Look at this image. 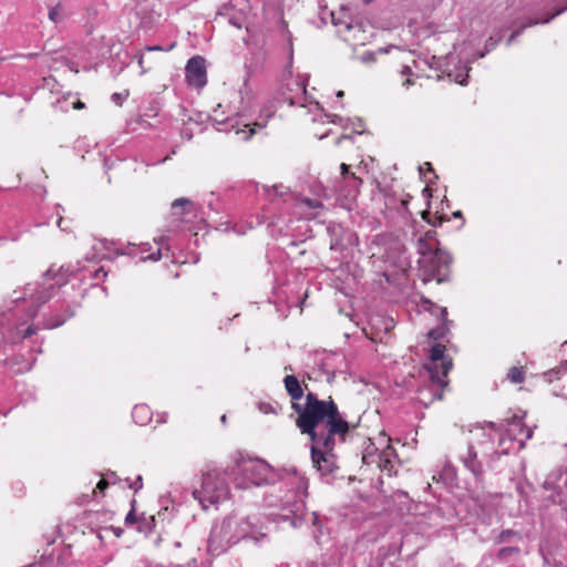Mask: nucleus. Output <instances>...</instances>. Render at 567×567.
<instances>
[{"label": "nucleus", "mask_w": 567, "mask_h": 567, "mask_svg": "<svg viewBox=\"0 0 567 567\" xmlns=\"http://www.w3.org/2000/svg\"><path fill=\"white\" fill-rule=\"evenodd\" d=\"M235 109H213V112L198 109H179L174 128L179 131L183 138L190 140L196 131L202 132V125L212 123L218 132L235 133L248 140L256 128H262L271 117V109H260L258 118H255L257 109H243V112H234Z\"/></svg>", "instance_id": "obj_2"}, {"label": "nucleus", "mask_w": 567, "mask_h": 567, "mask_svg": "<svg viewBox=\"0 0 567 567\" xmlns=\"http://www.w3.org/2000/svg\"><path fill=\"white\" fill-rule=\"evenodd\" d=\"M561 347H563L564 353L567 354V341H565Z\"/></svg>", "instance_id": "obj_56"}, {"label": "nucleus", "mask_w": 567, "mask_h": 567, "mask_svg": "<svg viewBox=\"0 0 567 567\" xmlns=\"http://www.w3.org/2000/svg\"><path fill=\"white\" fill-rule=\"evenodd\" d=\"M452 476H453V468L450 465H447L444 468L443 473H441L439 475V478H436V476L434 475L433 480L441 481V480H445L446 477H452Z\"/></svg>", "instance_id": "obj_35"}, {"label": "nucleus", "mask_w": 567, "mask_h": 567, "mask_svg": "<svg viewBox=\"0 0 567 567\" xmlns=\"http://www.w3.org/2000/svg\"><path fill=\"white\" fill-rule=\"evenodd\" d=\"M71 106L81 107V106H85V104L80 99H78L76 96H73V101L71 102Z\"/></svg>", "instance_id": "obj_43"}, {"label": "nucleus", "mask_w": 567, "mask_h": 567, "mask_svg": "<svg viewBox=\"0 0 567 567\" xmlns=\"http://www.w3.org/2000/svg\"><path fill=\"white\" fill-rule=\"evenodd\" d=\"M453 217L455 218H461L462 219V225L464 224V218H463V215H462V212L461 210H456L453 213Z\"/></svg>", "instance_id": "obj_47"}, {"label": "nucleus", "mask_w": 567, "mask_h": 567, "mask_svg": "<svg viewBox=\"0 0 567 567\" xmlns=\"http://www.w3.org/2000/svg\"><path fill=\"white\" fill-rule=\"evenodd\" d=\"M104 167L106 171L111 168V164L109 163V159H104Z\"/></svg>", "instance_id": "obj_54"}, {"label": "nucleus", "mask_w": 567, "mask_h": 567, "mask_svg": "<svg viewBox=\"0 0 567 567\" xmlns=\"http://www.w3.org/2000/svg\"><path fill=\"white\" fill-rule=\"evenodd\" d=\"M175 547H177V548H178V547H181V543H179V542H176V543H175Z\"/></svg>", "instance_id": "obj_62"}, {"label": "nucleus", "mask_w": 567, "mask_h": 567, "mask_svg": "<svg viewBox=\"0 0 567 567\" xmlns=\"http://www.w3.org/2000/svg\"><path fill=\"white\" fill-rule=\"evenodd\" d=\"M478 450L475 445L468 444L463 453L460 454V460L476 478L483 475L482 462L477 458Z\"/></svg>", "instance_id": "obj_17"}, {"label": "nucleus", "mask_w": 567, "mask_h": 567, "mask_svg": "<svg viewBox=\"0 0 567 567\" xmlns=\"http://www.w3.org/2000/svg\"><path fill=\"white\" fill-rule=\"evenodd\" d=\"M137 520L136 518V515H135V509L134 507L127 513L126 517H125V524L126 525H132V524H135Z\"/></svg>", "instance_id": "obj_36"}, {"label": "nucleus", "mask_w": 567, "mask_h": 567, "mask_svg": "<svg viewBox=\"0 0 567 567\" xmlns=\"http://www.w3.org/2000/svg\"><path fill=\"white\" fill-rule=\"evenodd\" d=\"M436 233L434 230H427L424 236L417 238L416 250L420 258L426 257L427 255L440 251L439 241L436 239Z\"/></svg>", "instance_id": "obj_19"}, {"label": "nucleus", "mask_w": 567, "mask_h": 567, "mask_svg": "<svg viewBox=\"0 0 567 567\" xmlns=\"http://www.w3.org/2000/svg\"><path fill=\"white\" fill-rule=\"evenodd\" d=\"M374 60V53L373 52H365L363 53L362 55V61L363 62H371Z\"/></svg>", "instance_id": "obj_39"}, {"label": "nucleus", "mask_w": 567, "mask_h": 567, "mask_svg": "<svg viewBox=\"0 0 567 567\" xmlns=\"http://www.w3.org/2000/svg\"><path fill=\"white\" fill-rule=\"evenodd\" d=\"M167 414L163 413L158 420V423H165L166 422Z\"/></svg>", "instance_id": "obj_52"}, {"label": "nucleus", "mask_w": 567, "mask_h": 567, "mask_svg": "<svg viewBox=\"0 0 567 567\" xmlns=\"http://www.w3.org/2000/svg\"><path fill=\"white\" fill-rule=\"evenodd\" d=\"M424 166H426V169L431 173H433V169L431 167V164L430 163H425Z\"/></svg>", "instance_id": "obj_57"}, {"label": "nucleus", "mask_w": 567, "mask_h": 567, "mask_svg": "<svg viewBox=\"0 0 567 567\" xmlns=\"http://www.w3.org/2000/svg\"><path fill=\"white\" fill-rule=\"evenodd\" d=\"M152 415L153 413L146 404H136L132 411L133 421L140 426L148 424L152 420Z\"/></svg>", "instance_id": "obj_25"}, {"label": "nucleus", "mask_w": 567, "mask_h": 567, "mask_svg": "<svg viewBox=\"0 0 567 567\" xmlns=\"http://www.w3.org/2000/svg\"><path fill=\"white\" fill-rule=\"evenodd\" d=\"M441 316H442V320L447 323L449 322L447 321V311L445 308L442 309Z\"/></svg>", "instance_id": "obj_48"}, {"label": "nucleus", "mask_w": 567, "mask_h": 567, "mask_svg": "<svg viewBox=\"0 0 567 567\" xmlns=\"http://www.w3.org/2000/svg\"><path fill=\"white\" fill-rule=\"evenodd\" d=\"M430 381L436 389L433 392V398L441 400L442 390L447 385V373L452 369V360L445 355V347L436 343L431 348L430 361L424 365Z\"/></svg>", "instance_id": "obj_10"}, {"label": "nucleus", "mask_w": 567, "mask_h": 567, "mask_svg": "<svg viewBox=\"0 0 567 567\" xmlns=\"http://www.w3.org/2000/svg\"><path fill=\"white\" fill-rule=\"evenodd\" d=\"M195 208V203L188 198L181 197L175 199L171 205V212L176 218H182L184 215L190 214Z\"/></svg>", "instance_id": "obj_23"}, {"label": "nucleus", "mask_w": 567, "mask_h": 567, "mask_svg": "<svg viewBox=\"0 0 567 567\" xmlns=\"http://www.w3.org/2000/svg\"><path fill=\"white\" fill-rule=\"evenodd\" d=\"M505 30H499L496 34L491 35L484 45V50L477 51L475 56L472 60L466 61V63L460 65H455L454 69L449 70V76L453 79L454 82L466 85L468 79V72L471 68L468 63L475 61L476 59L484 58L487 53L496 48V45L502 41L503 34Z\"/></svg>", "instance_id": "obj_12"}, {"label": "nucleus", "mask_w": 567, "mask_h": 567, "mask_svg": "<svg viewBox=\"0 0 567 567\" xmlns=\"http://www.w3.org/2000/svg\"><path fill=\"white\" fill-rule=\"evenodd\" d=\"M109 485H110L109 480L103 477V478L100 480V482L97 483L96 487L101 492H103Z\"/></svg>", "instance_id": "obj_38"}, {"label": "nucleus", "mask_w": 567, "mask_h": 567, "mask_svg": "<svg viewBox=\"0 0 567 567\" xmlns=\"http://www.w3.org/2000/svg\"><path fill=\"white\" fill-rule=\"evenodd\" d=\"M400 74L402 78H406V80L403 82V85H410L412 84V81L410 76L413 74L412 69L408 65H403L402 70L400 71Z\"/></svg>", "instance_id": "obj_33"}, {"label": "nucleus", "mask_w": 567, "mask_h": 567, "mask_svg": "<svg viewBox=\"0 0 567 567\" xmlns=\"http://www.w3.org/2000/svg\"><path fill=\"white\" fill-rule=\"evenodd\" d=\"M447 59H449L450 61H453V60H454V56L450 53V54L447 55Z\"/></svg>", "instance_id": "obj_60"}, {"label": "nucleus", "mask_w": 567, "mask_h": 567, "mask_svg": "<svg viewBox=\"0 0 567 567\" xmlns=\"http://www.w3.org/2000/svg\"><path fill=\"white\" fill-rule=\"evenodd\" d=\"M66 14L64 12V9L61 4H58L53 7L49 11V19L53 21L54 23H59L65 19Z\"/></svg>", "instance_id": "obj_30"}, {"label": "nucleus", "mask_w": 567, "mask_h": 567, "mask_svg": "<svg viewBox=\"0 0 567 567\" xmlns=\"http://www.w3.org/2000/svg\"><path fill=\"white\" fill-rule=\"evenodd\" d=\"M341 177L343 183L346 184V189L340 190L346 197H354L359 193V189L362 185V179L358 177L354 173L349 171V166L344 163L341 164Z\"/></svg>", "instance_id": "obj_18"}, {"label": "nucleus", "mask_w": 567, "mask_h": 567, "mask_svg": "<svg viewBox=\"0 0 567 567\" xmlns=\"http://www.w3.org/2000/svg\"><path fill=\"white\" fill-rule=\"evenodd\" d=\"M513 551H518V548L516 547H506V548H502L499 550V556H503L505 554H509V553H513Z\"/></svg>", "instance_id": "obj_41"}, {"label": "nucleus", "mask_w": 567, "mask_h": 567, "mask_svg": "<svg viewBox=\"0 0 567 567\" xmlns=\"http://www.w3.org/2000/svg\"><path fill=\"white\" fill-rule=\"evenodd\" d=\"M565 372H567V360L561 362L559 367H556L546 372L545 375L547 377L548 381H553L554 378L559 379V377Z\"/></svg>", "instance_id": "obj_31"}, {"label": "nucleus", "mask_w": 567, "mask_h": 567, "mask_svg": "<svg viewBox=\"0 0 567 567\" xmlns=\"http://www.w3.org/2000/svg\"><path fill=\"white\" fill-rule=\"evenodd\" d=\"M299 245L298 241L296 240H290L288 244H287V247L288 248H293V247H297Z\"/></svg>", "instance_id": "obj_51"}, {"label": "nucleus", "mask_w": 567, "mask_h": 567, "mask_svg": "<svg viewBox=\"0 0 567 567\" xmlns=\"http://www.w3.org/2000/svg\"><path fill=\"white\" fill-rule=\"evenodd\" d=\"M128 96V91H123V92H116V93H113L111 95V101L112 103L116 104V105H122Z\"/></svg>", "instance_id": "obj_32"}, {"label": "nucleus", "mask_w": 567, "mask_h": 567, "mask_svg": "<svg viewBox=\"0 0 567 567\" xmlns=\"http://www.w3.org/2000/svg\"><path fill=\"white\" fill-rule=\"evenodd\" d=\"M150 520H151V522H155V517H154V516H151V517H150Z\"/></svg>", "instance_id": "obj_63"}, {"label": "nucleus", "mask_w": 567, "mask_h": 567, "mask_svg": "<svg viewBox=\"0 0 567 567\" xmlns=\"http://www.w3.org/2000/svg\"><path fill=\"white\" fill-rule=\"evenodd\" d=\"M161 509L157 513L158 518L162 520H169L173 516L174 505L169 508V499L168 496H162L159 499Z\"/></svg>", "instance_id": "obj_28"}, {"label": "nucleus", "mask_w": 567, "mask_h": 567, "mask_svg": "<svg viewBox=\"0 0 567 567\" xmlns=\"http://www.w3.org/2000/svg\"><path fill=\"white\" fill-rule=\"evenodd\" d=\"M284 383L287 393L295 402L299 401L303 396V388L296 375H286Z\"/></svg>", "instance_id": "obj_22"}, {"label": "nucleus", "mask_w": 567, "mask_h": 567, "mask_svg": "<svg viewBox=\"0 0 567 567\" xmlns=\"http://www.w3.org/2000/svg\"><path fill=\"white\" fill-rule=\"evenodd\" d=\"M410 196L405 195L401 198H396L394 195L386 194L385 195V205L390 209H394L399 214H404L408 212V204L410 200Z\"/></svg>", "instance_id": "obj_26"}, {"label": "nucleus", "mask_w": 567, "mask_h": 567, "mask_svg": "<svg viewBox=\"0 0 567 567\" xmlns=\"http://www.w3.org/2000/svg\"><path fill=\"white\" fill-rule=\"evenodd\" d=\"M332 449H323L322 445L311 444V460L313 467L320 473L321 477L332 476L337 470Z\"/></svg>", "instance_id": "obj_13"}, {"label": "nucleus", "mask_w": 567, "mask_h": 567, "mask_svg": "<svg viewBox=\"0 0 567 567\" xmlns=\"http://www.w3.org/2000/svg\"><path fill=\"white\" fill-rule=\"evenodd\" d=\"M302 302H303V299L298 300V301H296V302L288 300V301H287V306H288L289 308H291V307H301Z\"/></svg>", "instance_id": "obj_44"}, {"label": "nucleus", "mask_w": 567, "mask_h": 567, "mask_svg": "<svg viewBox=\"0 0 567 567\" xmlns=\"http://www.w3.org/2000/svg\"><path fill=\"white\" fill-rule=\"evenodd\" d=\"M117 255H128L131 257H138L141 261H158L162 258V248H158L155 252L148 254L151 245L143 243L138 246L134 244H127L124 248H116Z\"/></svg>", "instance_id": "obj_16"}, {"label": "nucleus", "mask_w": 567, "mask_h": 567, "mask_svg": "<svg viewBox=\"0 0 567 567\" xmlns=\"http://www.w3.org/2000/svg\"><path fill=\"white\" fill-rule=\"evenodd\" d=\"M62 223H63V218L62 217H59L56 224L58 226L62 229V230H65V228L62 227Z\"/></svg>", "instance_id": "obj_53"}, {"label": "nucleus", "mask_w": 567, "mask_h": 567, "mask_svg": "<svg viewBox=\"0 0 567 567\" xmlns=\"http://www.w3.org/2000/svg\"><path fill=\"white\" fill-rule=\"evenodd\" d=\"M390 442L391 440L385 433H381L377 442L368 439L362 450V463L367 466H375L389 476L395 475L398 454Z\"/></svg>", "instance_id": "obj_8"}, {"label": "nucleus", "mask_w": 567, "mask_h": 567, "mask_svg": "<svg viewBox=\"0 0 567 567\" xmlns=\"http://www.w3.org/2000/svg\"><path fill=\"white\" fill-rule=\"evenodd\" d=\"M507 378L512 383H520L525 379V371L523 367H513L507 373Z\"/></svg>", "instance_id": "obj_29"}, {"label": "nucleus", "mask_w": 567, "mask_h": 567, "mask_svg": "<svg viewBox=\"0 0 567 567\" xmlns=\"http://www.w3.org/2000/svg\"><path fill=\"white\" fill-rule=\"evenodd\" d=\"M229 23L233 24L234 27L238 28V29L241 28V24L235 18H230L229 19Z\"/></svg>", "instance_id": "obj_46"}, {"label": "nucleus", "mask_w": 567, "mask_h": 567, "mask_svg": "<svg viewBox=\"0 0 567 567\" xmlns=\"http://www.w3.org/2000/svg\"><path fill=\"white\" fill-rule=\"evenodd\" d=\"M148 50L156 51V50H162V48L161 47H152V48H148Z\"/></svg>", "instance_id": "obj_59"}, {"label": "nucleus", "mask_w": 567, "mask_h": 567, "mask_svg": "<svg viewBox=\"0 0 567 567\" xmlns=\"http://www.w3.org/2000/svg\"><path fill=\"white\" fill-rule=\"evenodd\" d=\"M31 368H32V363H28L23 368H19L18 371L25 372V371H29Z\"/></svg>", "instance_id": "obj_49"}, {"label": "nucleus", "mask_w": 567, "mask_h": 567, "mask_svg": "<svg viewBox=\"0 0 567 567\" xmlns=\"http://www.w3.org/2000/svg\"><path fill=\"white\" fill-rule=\"evenodd\" d=\"M104 247L105 249H109L107 241L106 240H100L96 245H94L92 248L94 251L99 250V248Z\"/></svg>", "instance_id": "obj_42"}, {"label": "nucleus", "mask_w": 567, "mask_h": 567, "mask_svg": "<svg viewBox=\"0 0 567 567\" xmlns=\"http://www.w3.org/2000/svg\"><path fill=\"white\" fill-rule=\"evenodd\" d=\"M311 112V121L312 122H319V123H333L342 125L343 118L337 114L327 113L324 109H309Z\"/></svg>", "instance_id": "obj_24"}, {"label": "nucleus", "mask_w": 567, "mask_h": 567, "mask_svg": "<svg viewBox=\"0 0 567 567\" xmlns=\"http://www.w3.org/2000/svg\"><path fill=\"white\" fill-rule=\"evenodd\" d=\"M328 231L331 235L330 248L332 250L343 251L348 247L358 244L357 235L350 229H344L341 225H330Z\"/></svg>", "instance_id": "obj_15"}, {"label": "nucleus", "mask_w": 567, "mask_h": 567, "mask_svg": "<svg viewBox=\"0 0 567 567\" xmlns=\"http://www.w3.org/2000/svg\"><path fill=\"white\" fill-rule=\"evenodd\" d=\"M344 95V92L343 91H338L337 92V97H342Z\"/></svg>", "instance_id": "obj_58"}, {"label": "nucleus", "mask_w": 567, "mask_h": 567, "mask_svg": "<svg viewBox=\"0 0 567 567\" xmlns=\"http://www.w3.org/2000/svg\"><path fill=\"white\" fill-rule=\"evenodd\" d=\"M220 421H221L223 423H226V415H223V416H221V419H220Z\"/></svg>", "instance_id": "obj_61"}, {"label": "nucleus", "mask_w": 567, "mask_h": 567, "mask_svg": "<svg viewBox=\"0 0 567 567\" xmlns=\"http://www.w3.org/2000/svg\"><path fill=\"white\" fill-rule=\"evenodd\" d=\"M451 262L452 257L445 250H440L435 254L420 258L419 265L423 276V281L427 282L436 280L437 284L446 281L450 275Z\"/></svg>", "instance_id": "obj_11"}, {"label": "nucleus", "mask_w": 567, "mask_h": 567, "mask_svg": "<svg viewBox=\"0 0 567 567\" xmlns=\"http://www.w3.org/2000/svg\"><path fill=\"white\" fill-rule=\"evenodd\" d=\"M168 158H169V156H166V157H164V158H163V159H161V161H157V162H155V163H152L151 165H156V164L163 163V162L167 161Z\"/></svg>", "instance_id": "obj_55"}, {"label": "nucleus", "mask_w": 567, "mask_h": 567, "mask_svg": "<svg viewBox=\"0 0 567 567\" xmlns=\"http://www.w3.org/2000/svg\"><path fill=\"white\" fill-rule=\"evenodd\" d=\"M430 337L433 339H439V338L443 337V333L439 332V330H432V331H430Z\"/></svg>", "instance_id": "obj_45"}, {"label": "nucleus", "mask_w": 567, "mask_h": 567, "mask_svg": "<svg viewBox=\"0 0 567 567\" xmlns=\"http://www.w3.org/2000/svg\"><path fill=\"white\" fill-rule=\"evenodd\" d=\"M256 193L268 202L264 216L285 236H293L292 224L318 217L323 208L316 198L301 196L289 190L284 185H255Z\"/></svg>", "instance_id": "obj_4"}, {"label": "nucleus", "mask_w": 567, "mask_h": 567, "mask_svg": "<svg viewBox=\"0 0 567 567\" xmlns=\"http://www.w3.org/2000/svg\"><path fill=\"white\" fill-rule=\"evenodd\" d=\"M230 475L235 486L240 489L269 486L264 496L266 506L279 508L280 518L295 528L310 523L317 540L323 535L319 515L306 511L308 481L296 468L276 470L261 458L239 455L234 461Z\"/></svg>", "instance_id": "obj_1"}, {"label": "nucleus", "mask_w": 567, "mask_h": 567, "mask_svg": "<svg viewBox=\"0 0 567 567\" xmlns=\"http://www.w3.org/2000/svg\"><path fill=\"white\" fill-rule=\"evenodd\" d=\"M293 90H296L298 93H300L305 97V102H300L297 97H293L290 94L284 93V96H285L284 102H287L289 106H307L306 102H308L309 104L312 103V101H309L307 99L306 84L303 82L295 80L291 83H289L288 91L292 92Z\"/></svg>", "instance_id": "obj_21"}, {"label": "nucleus", "mask_w": 567, "mask_h": 567, "mask_svg": "<svg viewBox=\"0 0 567 567\" xmlns=\"http://www.w3.org/2000/svg\"><path fill=\"white\" fill-rule=\"evenodd\" d=\"M130 487H131L132 489H134V492H138L140 489H142V488H143L142 476H141V475H138V476L136 477V480H135V481L130 485Z\"/></svg>", "instance_id": "obj_37"}, {"label": "nucleus", "mask_w": 567, "mask_h": 567, "mask_svg": "<svg viewBox=\"0 0 567 567\" xmlns=\"http://www.w3.org/2000/svg\"><path fill=\"white\" fill-rule=\"evenodd\" d=\"M545 0H508L507 10L508 16L512 17L508 28H514V31L506 41L509 47L523 31L536 24L549 23L555 17L567 10V6L556 9L547 18H543L547 13V7L544 4Z\"/></svg>", "instance_id": "obj_6"}, {"label": "nucleus", "mask_w": 567, "mask_h": 567, "mask_svg": "<svg viewBox=\"0 0 567 567\" xmlns=\"http://www.w3.org/2000/svg\"><path fill=\"white\" fill-rule=\"evenodd\" d=\"M330 16H331V22L333 25L336 27H344V30L346 31H350L353 29V21L352 19L348 16V10L341 8V11L339 13H336V12H330Z\"/></svg>", "instance_id": "obj_27"}, {"label": "nucleus", "mask_w": 567, "mask_h": 567, "mask_svg": "<svg viewBox=\"0 0 567 567\" xmlns=\"http://www.w3.org/2000/svg\"><path fill=\"white\" fill-rule=\"evenodd\" d=\"M265 536L264 526L257 515H229L213 525L207 540V551L212 556H219L241 540L250 539L257 543Z\"/></svg>", "instance_id": "obj_5"}, {"label": "nucleus", "mask_w": 567, "mask_h": 567, "mask_svg": "<svg viewBox=\"0 0 567 567\" xmlns=\"http://www.w3.org/2000/svg\"><path fill=\"white\" fill-rule=\"evenodd\" d=\"M193 496L204 509L226 501L229 496L226 473L218 468H212L203 473L200 488L195 489Z\"/></svg>", "instance_id": "obj_9"}, {"label": "nucleus", "mask_w": 567, "mask_h": 567, "mask_svg": "<svg viewBox=\"0 0 567 567\" xmlns=\"http://www.w3.org/2000/svg\"><path fill=\"white\" fill-rule=\"evenodd\" d=\"M512 536H516V532L512 530V529H504L501 532L498 538H497V543H503L505 542L508 537H512Z\"/></svg>", "instance_id": "obj_34"}, {"label": "nucleus", "mask_w": 567, "mask_h": 567, "mask_svg": "<svg viewBox=\"0 0 567 567\" xmlns=\"http://www.w3.org/2000/svg\"><path fill=\"white\" fill-rule=\"evenodd\" d=\"M157 109L151 107L147 109V113L140 115L136 120L130 121L127 123L128 130L131 132L138 131V126L141 128L155 127L158 123V114L156 112Z\"/></svg>", "instance_id": "obj_20"}, {"label": "nucleus", "mask_w": 567, "mask_h": 567, "mask_svg": "<svg viewBox=\"0 0 567 567\" xmlns=\"http://www.w3.org/2000/svg\"><path fill=\"white\" fill-rule=\"evenodd\" d=\"M260 410L264 412V413H268V409L270 408L269 404H260L259 405Z\"/></svg>", "instance_id": "obj_50"}, {"label": "nucleus", "mask_w": 567, "mask_h": 567, "mask_svg": "<svg viewBox=\"0 0 567 567\" xmlns=\"http://www.w3.org/2000/svg\"><path fill=\"white\" fill-rule=\"evenodd\" d=\"M452 567H463V566L457 564V565H453Z\"/></svg>", "instance_id": "obj_64"}, {"label": "nucleus", "mask_w": 567, "mask_h": 567, "mask_svg": "<svg viewBox=\"0 0 567 567\" xmlns=\"http://www.w3.org/2000/svg\"><path fill=\"white\" fill-rule=\"evenodd\" d=\"M292 409L298 414L296 425L300 432L307 434L312 444L323 449H333L336 436L343 437L349 431L348 422L331 398L319 400L316 393L308 392L306 402H293Z\"/></svg>", "instance_id": "obj_3"}, {"label": "nucleus", "mask_w": 567, "mask_h": 567, "mask_svg": "<svg viewBox=\"0 0 567 567\" xmlns=\"http://www.w3.org/2000/svg\"><path fill=\"white\" fill-rule=\"evenodd\" d=\"M524 415H513L507 421L505 433L498 437V447L494 450V443L491 442V436L487 435V441L480 442L481 453L487 454L493 450L491 457H499L514 451H520L525 444L533 436V429L526 426L523 422Z\"/></svg>", "instance_id": "obj_7"}, {"label": "nucleus", "mask_w": 567, "mask_h": 567, "mask_svg": "<svg viewBox=\"0 0 567 567\" xmlns=\"http://www.w3.org/2000/svg\"><path fill=\"white\" fill-rule=\"evenodd\" d=\"M186 81L190 86L203 89L207 84L206 60L200 55L192 56L185 66Z\"/></svg>", "instance_id": "obj_14"}, {"label": "nucleus", "mask_w": 567, "mask_h": 567, "mask_svg": "<svg viewBox=\"0 0 567 567\" xmlns=\"http://www.w3.org/2000/svg\"><path fill=\"white\" fill-rule=\"evenodd\" d=\"M104 478H107L110 484H115L117 476L114 472H110L104 476Z\"/></svg>", "instance_id": "obj_40"}]
</instances>
